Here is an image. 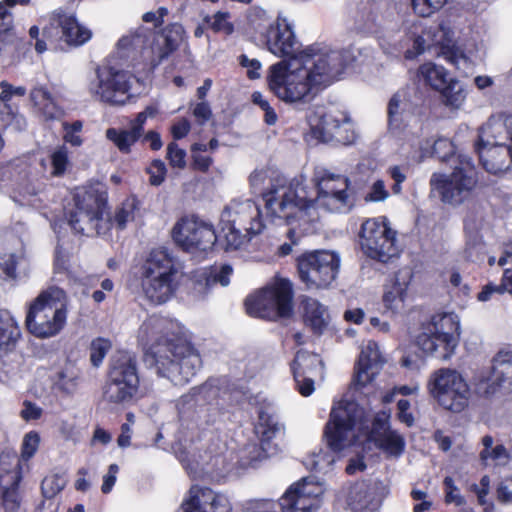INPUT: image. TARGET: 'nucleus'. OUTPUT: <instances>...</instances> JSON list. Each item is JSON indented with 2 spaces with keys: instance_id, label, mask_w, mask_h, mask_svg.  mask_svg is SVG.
Masks as SVG:
<instances>
[{
  "instance_id": "a18cd8bd",
  "label": "nucleus",
  "mask_w": 512,
  "mask_h": 512,
  "mask_svg": "<svg viewBox=\"0 0 512 512\" xmlns=\"http://www.w3.org/2000/svg\"><path fill=\"white\" fill-rule=\"evenodd\" d=\"M106 137L113 142L122 153H129L131 146L140 138L131 128L129 130L109 128L106 130Z\"/></svg>"
},
{
  "instance_id": "aec40b11",
  "label": "nucleus",
  "mask_w": 512,
  "mask_h": 512,
  "mask_svg": "<svg viewBox=\"0 0 512 512\" xmlns=\"http://www.w3.org/2000/svg\"><path fill=\"white\" fill-rule=\"evenodd\" d=\"M172 237L178 246L190 253L206 252L217 241L213 225L196 216L178 220L172 229Z\"/></svg>"
},
{
  "instance_id": "9b49d317",
  "label": "nucleus",
  "mask_w": 512,
  "mask_h": 512,
  "mask_svg": "<svg viewBox=\"0 0 512 512\" xmlns=\"http://www.w3.org/2000/svg\"><path fill=\"white\" fill-rule=\"evenodd\" d=\"M250 23L265 40L268 51L277 57L294 59L305 52L315 51L313 48L301 50V44L295 36L292 23L279 15L275 21H270L267 12L261 8H253Z\"/></svg>"
},
{
  "instance_id": "0eeeda50",
  "label": "nucleus",
  "mask_w": 512,
  "mask_h": 512,
  "mask_svg": "<svg viewBox=\"0 0 512 512\" xmlns=\"http://www.w3.org/2000/svg\"><path fill=\"white\" fill-rule=\"evenodd\" d=\"M182 271L165 248L153 249L142 268L141 288L152 304H163L175 294Z\"/></svg>"
},
{
  "instance_id": "c85d7f7f",
  "label": "nucleus",
  "mask_w": 512,
  "mask_h": 512,
  "mask_svg": "<svg viewBox=\"0 0 512 512\" xmlns=\"http://www.w3.org/2000/svg\"><path fill=\"white\" fill-rule=\"evenodd\" d=\"M345 119L342 112L326 113L323 109H317L309 114L308 124L312 136L321 142H332L337 131L338 123Z\"/></svg>"
},
{
  "instance_id": "6ab92c4d",
  "label": "nucleus",
  "mask_w": 512,
  "mask_h": 512,
  "mask_svg": "<svg viewBox=\"0 0 512 512\" xmlns=\"http://www.w3.org/2000/svg\"><path fill=\"white\" fill-rule=\"evenodd\" d=\"M297 266L299 277L308 288H326L337 277L340 257L331 251H316L299 257Z\"/></svg>"
},
{
  "instance_id": "7ed1b4c3",
  "label": "nucleus",
  "mask_w": 512,
  "mask_h": 512,
  "mask_svg": "<svg viewBox=\"0 0 512 512\" xmlns=\"http://www.w3.org/2000/svg\"><path fill=\"white\" fill-rule=\"evenodd\" d=\"M137 337L145 361L174 385L187 384L202 366L198 351L183 340V327L175 320L151 315L142 322Z\"/></svg>"
},
{
  "instance_id": "052dcab7",
  "label": "nucleus",
  "mask_w": 512,
  "mask_h": 512,
  "mask_svg": "<svg viewBox=\"0 0 512 512\" xmlns=\"http://www.w3.org/2000/svg\"><path fill=\"white\" fill-rule=\"evenodd\" d=\"M0 100L4 104L5 110H10L9 102L13 97H23L26 94L24 86H13L9 82L3 80L0 82Z\"/></svg>"
},
{
  "instance_id": "4c0bfd02",
  "label": "nucleus",
  "mask_w": 512,
  "mask_h": 512,
  "mask_svg": "<svg viewBox=\"0 0 512 512\" xmlns=\"http://www.w3.org/2000/svg\"><path fill=\"white\" fill-rule=\"evenodd\" d=\"M438 92L442 104L450 110L461 109L467 97L464 85L455 77H451Z\"/></svg>"
},
{
  "instance_id": "423d86ee",
  "label": "nucleus",
  "mask_w": 512,
  "mask_h": 512,
  "mask_svg": "<svg viewBox=\"0 0 512 512\" xmlns=\"http://www.w3.org/2000/svg\"><path fill=\"white\" fill-rule=\"evenodd\" d=\"M477 151L486 171L498 174L512 164V115L491 116L481 127Z\"/></svg>"
},
{
  "instance_id": "5fc2aeb1",
  "label": "nucleus",
  "mask_w": 512,
  "mask_h": 512,
  "mask_svg": "<svg viewBox=\"0 0 512 512\" xmlns=\"http://www.w3.org/2000/svg\"><path fill=\"white\" fill-rule=\"evenodd\" d=\"M356 139V133L349 117L345 114V119L338 123L337 131L333 136V141L343 145L352 144Z\"/></svg>"
},
{
  "instance_id": "dca6fc26",
  "label": "nucleus",
  "mask_w": 512,
  "mask_h": 512,
  "mask_svg": "<svg viewBox=\"0 0 512 512\" xmlns=\"http://www.w3.org/2000/svg\"><path fill=\"white\" fill-rule=\"evenodd\" d=\"M430 395L444 409L463 411L471 396L469 385L455 369L441 368L433 372L427 384Z\"/></svg>"
},
{
  "instance_id": "393cba45",
  "label": "nucleus",
  "mask_w": 512,
  "mask_h": 512,
  "mask_svg": "<svg viewBox=\"0 0 512 512\" xmlns=\"http://www.w3.org/2000/svg\"><path fill=\"white\" fill-rule=\"evenodd\" d=\"M181 512H231L227 496L207 487L192 486L184 499Z\"/></svg>"
},
{
  "instance_id": "de8ad7c7",
  "label": "nucleus",
  "mask_w": 512,
  "mask_h": 512,
  "mask_svg": "<svg viewBox=\"0 0 512 512\" xmlns=\"http://www.w3.org/2000/svg\"><path fill=\"white\" fill-rule=\"evenodd\" d=\"M276 178H282L285 181L286 184H289V182H287V180L282 175L276 173L275 171L256 170L250 176L251 186L255 190H261V188L265 184V182L268 181L269 186L262 193L263 199L265 201V208L266 209H267V201H266V198H265V194H267L273 188L274 183L276 182Z\"/></svg>"
},
{
  "instance_id": "20e7f679",
  "label": "nucleus",
  "mask_w": 512,
  "mask_h": 512,
  "mask_svg": "<svg viewBox=\"0 0 512 512\" xmlns=\"http://www.w3.org/2000/svg\"><path fill=\"white\" fill-rule=\"evenodd\" d=\"M390 413L380 411L369 429V420L355 401L341 400L332 409L326 436L334 450H343L363 438L372 441L387 457L399 458L405 451L403 435L389 425Z\"/></svg>"
},
{
  "instance_id": "c9c22d12",
  "label": "nucleus",
  "mask_w": 512,
  "mask_h": 512,
  "mask_svg": "<svg viewBox=\"0 0 512 512\" xmlns=\"http://www.w3.org/2000/svg\"><path fill=\"white\" fill-rule=\"evenodd\" d=\"M218 389L210 384L191 389L187 394L181 396L176 403L179 413H186L197 405L210 403L217 396Z\"/></svg>"
},
{
  "instance_id": "58836bf2",
  "label": "nucleus",
  "mask_w": 512,
  "mask_h": 512,
  "mask_svg": "<svg viewBox=\"0 0 512 512\" xmlns=\"http://www.w3.org/2000/svg\"><path fill=\"white\" fill-rule=\"evenodd\" d=\"M481 443L483 445V449L480 452L479 457L485 465H488L491 462L496 466H506L510 462V452L502 444L494 446V439L492 436L485 435L482 438Z\"/></svg>"
},
{
  "instance_id": "bb28decb",
  "label": "nucleus",
  "mask_w": 512,
  "mask_h": 512,
  "mask_svg": "<svg viewBox=\"0 0 512 512\" xmlns=\"http://www.w3.org/2000/svg\"><path fill=\"white\" fill-rule=\"evenodd\" d=\"M383 363L378 344L374 341L364 344L356 366L354 386L361 389L368 385L379 374Z\"/></svg>"
},
{
  "instance_id": "2f4dec72",
  "label": "nucleus",
  "mask_w": 512,
  "mask_h": 512,
  "mask_svg": "<svg viewBox=\"0 0 512 512\" xmlns=\"http://www.w3.org/2000/svg\"><path fill=\"white\" fill-rule=\"evenodd\" d=\"M413 104L411 93L408 88L398 90L388 103V124L389 129L400 130L408 116L412 112Z\"/></svg>"
},
{
  "instance_id": "3c124183",
  "label": "nucleus",
  "mask_w": 512,
  "mask_h": 512,
  "mask_svg": "<svg viewBox=\"0 0 512 512\" xmlns=\"http://www.w3.org/2000/svg\"><path fill=\"white\" fill-rule=\"evenodd\" d=\"M230 18V13L218 11L211 17L206 16L205 21L210 24L214 32L230 35L234 31V25L230 21Z\"/></svg>"
},
{
  "instance_id": "2eb2a0df",
  "label": "nucleus",
  "mask_w": 512,
  "mask_h": 512,
  "mask_svg": "<svg viewBox=\"0 0 512 512\" xmlns=\"http://www.w3.org/2000/svg\"><path fill=\"white\" fill-rule=\"evenodd\" d=\"M477 184V172L471 158L458 155L457 164L450 176L434 173L430 179L431 191L443 202L459 204L467 198Z\"/></svg>"
},
{
  "instance_id": "13d9d810",
  "label": "nucleus",
  "mask_w": 512,
  "mask_h": 512,
  "mask_svg": "<svg viewBox=\"0 0 512 512\" xmlns=\"http://www.w3.org/2000/svg\"><path fill=\"white\" fill-rule=\"evenodd\" d=\"M325 437H326L327 444H329L326 435H325ZM328 446L331 451L320 452V453L314 455V457H313V460H312L313 469L318 472H322V473L328 472L330 470L331 466L336 461L335 453L338 452L339 450H334V449H332V447L330 445H328Z\"/></svg>"
},
{
  "instance_id": "338daca9",
  "label": "nucleus",
  "mask_w": 512,
  "mask_h": 512,
  "mask_svg": "<svg viewBox=\"0 0 512 512\" xmlns=\"http://www.w3.org/2000/svg\"><path fill=\"white\" fill-rule=\"evenodd\" d=\"M17 257L13 253L0 254V277H16Z\"/></svg>"
},
{
  "instance_id": "ddd939ff",
  "label": "nucleus",
  "mask_w": 512,
  "mask_h": 512,
  "mask_svg": "<svg viewBox=\"0 0 512 512\" xmlns=\"http://www.w3.org/2000/svg\"><path fill=\"white\" fill-rule=\"evenodd\" d=\"M246 311L250 316L276 320L293 312V287L285 278H275L262 290L248 296Z\"/></svg>"
},
{
  "instance_id": "f704fd0d",
  "label": "nucleus",
  "mask_w": 512,
  "mask_h": 512,
  "mask_svg": "<svg viewBox=\"0 0 512 512\" xmlns=\"http://www.w3.org/2000/svg\"><path fill=\"white\" fill-rule=\"evenodd\" d=\"M232 273L233 269L228 264H223L220 268H216L209 275L206 270L197 272L194 276L195 278L197 277L194 284L195 293L198 296H203L214 283H220L222 286L229 285Z\"/></svg>"
},
{
  "instance_id": "cd10ccee",
  "label": "nucleus",
  "mask_w": 512,
  "mask_h": 512,
  "mask_svg": "<svg viewBox=\"0 0 512 512\" xmlns=\"http://www.w3.org/2000/svg\"><path fill=\"white\" fill-rule=\"evenodd\" d=\"M340 498L345 501L352 512H374L378 508L375 488L367 481H360L343 487Z\"/></svg>"
},
{
  "instance_id": "a19ab883",
  "label": "nucleus",
  "mask_w": 512,
  "mask_h": 512,
  "mask_svg": "<svg viewBox=\"0 0 512 512\" xmlns=\"http://www.w3.org/2000/svg\"><path fill=\"white\" fill-rule=\"evenodd\" d=\"M418 77L432 89L439 91L451 78L449 72L441 65L426 62L418 69Z\"/></svg>"
},
{
  "instance_id": "0e129e2a",
  "label": "nucleus",
  "mask_w": 512,
  "mask_h": 512,
  "mask_svg": "<svg viewBox=\"0 0 512 512\" xmlns=\"http://www.w3.org/2000/svg\"><path fill=\"white\" fill-rule=\"evenodd\" d=\"M455 147L453 142L445 137H440L433 144V153L442 161L448 160L454 155Z\"/></svg>"
},
{
  "instance_id": "4be33fe9",
  "label": "nucleus",
  "mask_w": 512,
  "mask_h": 512,
  "mask_svg": "<svg viewBox=\"0 0 512 512\" xmlns=\"http://www.w3.org/2000/svg\"><path fill=\"white\" fill-rule=\"evenodd\" d=\"M222 224L235 225L247 234H260L265 224L259 205L251 199H234L221 214Z\"/></svg>"
},
{
  "instance_id": "a211bd4d",
  "label": "nucleus",
  "mask_w": 512,
  "mask_h": 512,
  "mask_svg": "<svg viewBox=\"0 0 512 512\" xmlns=\"http://www.w3.org/2000/svg\"><path fill=\"white\" fill-rule=\"evenodd\" d=\"M134 76L125 70L112 67H99L90 80L88 89L97 100L112 105H123L130 98Z\"/></svg>"
},
{
  "instance_id": "c756f323",
  "label": "nucleus",
  "mask_w": 512,
  "mask_h": 512,
  "mask_svg": "<svg viewBox=\"0 0 512 512\" xmlns=\"http://www.w3.org/2000/svg\"><path fill=\"white\" fill-rule=\"evenodd\" d=\"M53 21L61 28L64 41L71 46H81L92 37L91 30L80 24L72 13L58 11L55 13Z\"/></svg>"
},
{
  "instance_id": "ea45409f",
  "label": "nucleus",
  "mask_w": 512,
  "mask_h": 512,
  "mask_svg": "<svg viewBox=\"0 0 512 512\" xmlns=\"http://www.w3.org/2000/svg\"><path fill=\"white\" fill-rule=\"evenodd\" d=\"M20 337L19 327L8 311H0V357L10 351Z\"/></svg>"
},
{
  "instance_id": "774afa93",
  "label": "nucleus",
  "mask_w": 512,
  "mask_h": 512,
  "mask_svg": "<svg viewBox=\"0 0 512 512\" xmlns=\"http://www.w3.org/2000/svg\"><path fill=\"white\" fill-rule=\"evenodd\" d=\"M166 172V165L162 160H154L147 168V173L150 175L149 181L154 186H159L163 183Z\"/></svg>"
},
{
  "instance_id": "f03ea898",
  "label": "nucleus",
  "mask_w": 512,
  "mask_h": 512,
  "mask_svg": "<svg viewBox=\"0 0 512 512\" xmlns=\"http://www.w3.org/2000/svg\"><path fill=\"white\" fill-rule=\"evenodd\" d=\"M359 55L358 49L349 47L305 52L294 59L282 60L269 68V87L286 103L305 102L314 88L338 80Z\"/></svg>"
},
{
  "instance_id": "473e14b6",
  "label": "nucleus",
  "mask_w": 512,
  "mask_h": 512,
  "mask_svg": "<svg viewBox=\"0 0 512 512\" xmlns=\"http://www.w3.org/2000/svg\"><path fill=\"white\" fill-rule=\"evenodd\" d=\"M30 100L37 113L46 121L60 120L65 114L64 109L57 104L52 94L43 85L33 87Z\"/></svg>"
},
{
  "instance_id": "79ce46f5",
  "label": "nucleus",
  "mask_w": 512,
  "mask_h": 512,
  "mask_svg": "<svg viewBox=\"0 0 512 512\" xmlns=\"http://www.w3.org/2000/svg\"><path fill=\"white\" fill-rule=\"evenodd\" d=\"M407 293V284L395 280L390 287H387L383 295V303L386 309L392 313H398L404 308V301Z\"/></svg>"
},
{
  "instance_id": "8fccbe9b",
  "label": "nucleus",
  "mask_w": 512,
  "mask_h": 512,
  "mask_svg": "<svg viewBox=\"0 0 512 512\" xmlns=\"http://www.w3.org/2000/svg\"><path fill=\"white\" fill-rule=\"evenodd\" d=\"M53 176H62L70 165L69 152L66 146L57 147L50 156Z\"/></svg>"
},
{
  "instance_id": "412c9836",
  "label": "nucleus",
  "mask_w": 512,
  "mask_h": 512,
  "mask_svg": "<svg viewBox=\"0 0 512 512\" xmlns=\"http://www.w3.org/2000/svg\"><path fill=\"white\" fill-rule=\"evenodd\" d=\"M325 487L310 478L292 483L279 500L282 512H316L321 504Z\"/></svg>"
},
{
  "instance_id": "e2e57ef3",
  "label": "nucleus",
  "mask_w": 512,
  "mask_h": 512,
  "mask_svg": "<svg viewBox=\"0 0 512 512\" xmlns=\"http://www.w3.org/2000/svg\"><path fill=\"white\" fill-rule=\"evenodd\" d=\"M167 159L173 168L183 169L186 166V152L175 142L167 146Z\"/></svg>"
},
{
  "instance_id": "69168bd1",
  "label": "nucleus",
  "mask_w": 512,
  "mask_h": 512,
  "mask_svg": "<svg viewBox=\"0 0 512 512\" xmlns=\"http://www.w3.org/2000/svg\"><path fill=\"white\" fill-rule=\"evenodd\" d=\"M389 191L383 180L379 179L372 183L369 191L365 195L367 202H383L389 197Z\"/></svg>"
},
{
  "instance_id": "37998d69",
  "label": "nucleus",
  "mask_w": 512,
  "mask_h": 512,
  "mask_svg": "<svg viewBox=\"0 0 512 512\" xmlns=\"http://www.w3.org/2000/svg\"><path fill=\"white\" fill-rule=\"evenodd\" d=\"M139 210V201L135 197H128L116 209L113 223L116 224L119 229H124L129 223L135 221Z\"/></svg>"
},
{
  "instance_id": "c03bdc74",
  "label": "nucleus",
  "mask_w": 512,
  "mask_h": 512,
  "mask_svg": "<svg viewBox=\"0 0 512 512\" xmlns=\"http://www.w3.org/2000/svg\"><path fill=\"white\" fill-rule=\"evenodd\" d=\"M44 189L45 185L43 182L39 180H30L20 191L21 204L40 209L45 198Z\"/></svg>"
},
{
  "instance_id": "6e6d98bb",
  "label": "nucleus",
  "mask_w": 512,
  "mask_h": 512,
  "mask_svg": "<svg viewBox=\"0 0 512 512\" xmlns=\"http://www.w3.org/2000/svg\"><path fill=\"white\" fill-rule=\"evenodd\" d=\"M490 484V477L484 475L480 479L479 484L473 483L468 488L471 492L476 494L479 505L485 506V512H487L488 508L494 507V505L487 500V496L490 493Z\"/></svg>"
},
{
  "instance_id": "9d476101",
  "label": "nucleus",
  "mask_w": 512,
  "mask_h": 512,
  "mask_svg": "<svg viewBox=\"0 0 512 512\" xmlns=\"http://www.w3.org/2000/svg\"><path fill=\"white\" fill-rule=\"evenodd\" d=\"M459 335V316L454 312H440L421 324L415 342L423 353L447 360L458 345Z\"/></svg>"
},
{
  "instance_id": "7c9ffc66",
  "label": "nucleus",
  "mask_w": 512,
  "mask_h": 512,
  "mask_svg": "<svg viewBox=\"0 0 512 512\" xmlns=\"http://www.w3.org/2000/svg\"><path fill=\"white\" fill-rule=\"evenodd\" d=\"M497 263L499 266L506 264L512 265V242L506 245L504 254L499 258ZM506 292L512 295V268L504 270L500 284L490 282L484 285L481 292L478 293L477 299L480 302H487L492 300L494 296H500Z\"/></svg>"
},
{
  "instance_id": "f8f14e48",
  "label": "nucleus",
  "mask_w": 512,
  "mask_h": 512,
  "mask_svg": "<svg viewBox=\"0 0 512 512\" xmlns=\"http://www.w3.org/2000/svg\"><path fill=\"white\" fill-rule=\"evenodd\" d=\"M75 208L71 211L68 223L78 233L95 232L104 234L109 222L103 216L107 205V191L101 184L76 189Z\"/></svg>"
},
{
  "instance_id": "72a5a7b5",
  "label": "nucleus",
  "mask_w": 512,
  "mask_h": 512,
  "mask_svg": "<svg viewBox=\"0 0 512 512\" xmlns=\"http://www.w3.org/2000/svg\"><path fill=\"white\" fill-rule=\"evenodd\" d=\"M303 318L306 326L316 334H322L330 322L326 306L314 298H305L302 302Z\"/></svg>"
},
{
  "instance_id": "e433bc0d",
  "label": "nucleus",
  "mask_w": 512,
  "mask_h": 512,
  "mask_svg": "<svg viewBox=\"0 0 512 512\" xmlns=\"http://www.w3.org/2000/svg\"><path fill=\"white\" fill-rule=\"evenodd\" d=\"M510 361L511 359L508 354L497 355L493 361L490 375L486 379L482 380L480 384L481 386L486 385L485 387H482L485 393H494L496 389L502 385L506 379V375L509 374L511 370Z\"/></svg>"
},
{
  "instance_id": "4468645a",
  "label": "nucleus",
  "mask_w": 512,
  "mask_h": 512,
  "mask_svg": "<svg viewBox=\"0 0 512 512\" xmlns=\"http://www.w3.org/2000/svg\"><path fill=\"white\" fill-rule=\"evenodd\" d=\"M139 390V376L135 356L126 351L116 353L110 364L104 399L114 404L130 403Z\"/></svg>"
},
{
  "instance_id": "49530a36",
  "label": "nucleus",
  "mask_w": 512,
  "mask_h": 512,
  "mask_svg": "<svg viewBox=\"0 0 512 512\" xmlns=\"http://www.w3.org/2000/svg\"><path fill=\"white\" fill-rule=\"evenodd\" d=\"M40 445V435L36 431H30L26 433L23 437L22 444H21V454L18 458L16 455H14L17 459V461L20 462L21 466V473H23V467L24 465L27 466L28 461L34 457L36 452L38 451ZM13 456L12 454H10Z\"/></svg>"
},
{
  "instance_id": "680f3d73",
  "label": "nucleus",
  "mask_w": 512,
  "mask_h": 512,
  "mask_svg": "<svg viewBox=\"0 0 512 512\" xmlns=\"http://www.w3.org/2000/svg\"><path fill=\"white\" fill-rule=\"evenodd\" d=\"M414 11L422 17L430 16L443 7L447 0H411Z\"/></svg>"
},
{
  "instance_id": "b1692460",
  "label": "nucleus",
  "mask_w": 512,
  "mask_h": 512,
  "mask_svg": "<svg viewBox=\"0 0 512 512\" xmlns=\"http://www.w3.org/2000/svg\"><path fill=\"white\" fill-rule=\"evenodd\" d=\"M20 462L9 453L0 456V486L2 491V505L7 512L15 511L20 505L18 485L22 479Z\"/></svg>"
},
{
  "instance_id": "6e6552de",
  "label": "nucleus",
  "mask_w": 512,
  "mask_h": 512,
  "mask_svg": "<svg viewBox=\"0 0 512 512\" xmlns=\"http://www.w3.org/2000/svg\"><path fill=\"white\" fill-rule=\"evenodd\" d=\"M67 295L56 286L43 290L30 304L25 324L28 331L37 338L56 336L67 322Z\"/></svg>"
},
{
  "instance_id": "864d4df0",
  "label": "nucleus",
  "mask_w": 512,
  "mask_h": 512,
  "mask_svg": "<svg viewBox=\"0 0 512 512\" xmlns=\"http://www.w3.org/2000/svg\"><path fill=\"white\" fill-rule=\"evenodd\" d=\"M65 485L66 480L58 474L46 476L41 484L42 494L45 498L51 499L55 497Z\"/></svg>"
},
{
  "instance_id": "1a4fd4ad",
  "label": "nucleus",
  "mask_w": 512,
  "mask_h": 512,
  "mask_svg": "<svg viewBox=\"0 0 512 512\" xmlns=\"http://www.w3.org/2000/svg\"><path fill=\"white\" fill-rule=\"evenodd\" d=\"M184 34L183 26L178 23L167 26L161 33L139 29L134 34L123 36L118 41V47L139 51L152 70L179 47Z\"/></svg>"
},
{
  "instance_id": "39448f33",
  "label": "nucleus",
  "mask_w": 512,
  "mask_h": 512,
  "mask_svg": "<svg viewBox=\"0 0 512 512\" xmlns=\"http://www.w3.org/2000/svg\"><path fill=\"white\" fill-rule=\"evenodd\" d=\"M461 21H451L450 19L442 21L438 26L425 27L422 21L412 25V34L414 51L406 52L407 58H413L425 51L431 46H440L441 55L450 64L454 65L460 71L470 70L480 60L479 46L476 40H469L465 47L457 43L464 42L465 38L460 36Z\"/></svg>"
},
{
  "instance_id": "09e8293b",
  "label": "nucleus",
  "mask_w": 512,
  "mask_h": 512,
  "mask_svg": "<svg viewBox=\"0 0 512 512\" xmlns=\"http://www.w3.org/2000/svg\"><path fill=\"white\" fill-rule=\"evenodd\" d=\"M222 231L226 240V248L236 250L253 235L247 234L244 229L235 225L223 224Z\"/></svg>"
},
{
  "instance_id": "4d7b16f0",
  "label": "nucleus",
  "mask_w": 512,
  "mask_h": 512,
  "mask_svg": "<svg viewBox=\"0 0 512 512\" xmlns=\"http://www.w3.org/2000/svg\"><path fill=\"white\" fill-rule=\"evenodd\" d=\"M111 348L109 340L104 338H97L91 342L90 346V360L95 367H99L106 354Z\"/></svg>"
},
{
  "instance_id": "a878e982",
  "label": "nucleus",
  "mask_w": 512,
  "mask_h": 512,
  "mask_svg": "<svg viewBox=\"0 0 512 512\" xmlns=\"http://www.w3.org/2000/svg\"><path fill=\"white\" fill-rule=\"evenodd\" d=\"M292 371L299 393L307 397L314 392V378L322 375L323 364L317 354L300 350L293 361Z\"/></svg>"
},
{
  "instance_id": "f257e3e1",
  "label": "nucleus",
  "mask_w": 512,
  "mask_h": 512,
  "mask_svg": "<svg viewBox=\"0 0 512 512\" xmlns=\"http://www.w3.org/2000/svg\"><path fill=\"white\" fill-rule=\"evenodd\" d=\"M312 182L313 194L304 176L295 177L289 184L276 178L273 188L265 194L267 213L272 221L291 225L295 221L309 223L319 218V209L331 213H347L354 206L350 179L324 167H316Z\"/></svg>"
},
{
  "instance_id": "bf43d9fd",
  "label": "nucleus",
  "mask_w": 512,
  "mask_h": 512,
  "mask_svg": "<svg viewBox=\"0 0 512 512\" xmlns=\"http://www.w3.org/2000/svg\"><path fill=\"white\" fill-rule=\"evenodd\" d=\"M443 484L445 488L446 503L455 504L459 507L466 505V498L461 494L452 477L446 476L443 480Z\"/></svg>"
},
{
  "instance_id": "5701e85b",
  "label": "nucleus",
  "mask_w": 512,
  "mask_h": 512,
  "mask_svg": "<svg viewBox=\"0 0 512 512\" xmlns=\"http://www.w3.org/2000/svg\"><path fill=\"white\" fill-rule=\"evenodd\" d=\"M283 426L271 417H260V421L255 428L256 434L260 439V446L256 444L248 445L245 448V453L248 454L249 459L243 465L256 466L257 462L273 455L277 452V445L273 443L278 435L282 433Z\"/></svg>"
},
{
  "instance_id": "603ef678",
  "label": "nucleus",
  "mask_w": 512,
  "mask_h": 512,
  "mask_svg": "<svg viewBox=\"0 0 512 512\" xmlns=\"http://www.w3.org/2000/svg\"><path fill=\"white\" fill-rule=\"evenodd\" d=\"M79 372L73 367H66L59 375L56 385L59 389L66 393H72L78 385Z\"/></svg>"
},
{
  "instance_id": "f3484780",
  "label": "nucleus",
  "mask_w": 512,
  "mask_h": 512,
  "mask_svg": "<svg viewBox=\"0 0 512 512\" xmlns=\"http://www.w3.org/2000/svg\"><path fill=\"white\" fill-rule=\"evenodd\" d=\"M359 237L361 249L369 258L385 263L398 254L396 231L385 217L367 219Z\"/></svg>"
}]
</instances>
